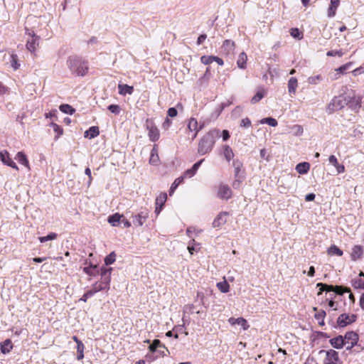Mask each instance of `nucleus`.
<instances>
[{
	"label": "nucleus",
	"instance_id": "nucleus-28",
	"mask_svg": "<svg viewBox=\"0 0 364 364\" xmlns=\"http://www.w3.org/2000/svg\"><path fill=\"white\" fill-rule=\"evenodd\" d=\"M159 161V157L158 155L157 146L154 145L151 151L149 163L152 165H156Z\"/></svg>",
	"mask_w": 364,
	"mask_h": 364
},
{
	"label": "nucleus",
	"instance_id": "nucleus-31",
	"mask_svg": "<svg viewBox=\"0 0 364 364\" xmlns=\"http://www.w3.org/2000/svg\"><path fill=\"white\" fill-rule=\"evenodd\" d=\"M118 89H119V93L122 95H126L127 94L132 95L134 91L133 87L129 86L128 85L119 84L118 85Z\"/></svg>",
	"mask_w": 364,
	"mask_h": 364
},
{
	"label": "nucleus",
	"instance_id": "nucleus-5",
	"mask_svg": "<svg viewBox=\"0 0 364 364\" xmlns=\"http://www.w3.org/2000/svg\"><path fill=\"white\" fill-rule=\"evenodd\" d=\"M347 98L344 96L339 95L334 97L326 107V112L332 114L336 111L341 109L346 105Z\"/></svg>",
	"mask_w": 364,
	"mask_h": 364
},
{
	"label": "nucleus",
	"instance_id": "nucleus-34",
	"mask_svg": "<svg viewBox=\"0 0 364 364\" xmlns=\"http://www.w3.org/2000/svg\"><path fill=\"white\" fill-rule=\"evenodd\" d=\"M123 215L119 213H115L108 218V222L112 226H117Z\"/></svg>",
	"mask_w": 364,
	"mask_h": 364
},
{
	"label": "nucleus",
	"instance_id": "nucleus-18",
	"mask_svg": "<svg viewBox=\"0 0 364 364\" xmlns=\"http://www.w3.org/2000/svg\"><path fill=\"white\" fill-rule=\"evenodd\" d=\"M228 322L231 325H240L242 328L243 330L246 331L249 328L250 325L247 323V321L246 319H245L242 317H240L237 318H235L233 317H231L228 319Z\"/></svg>",
	"mask_w": 364,
	"mask_h": 364
},
{
	"label": "nucleus",
	"instance_id": "nucleus-1",
	"mask_svg": "<svg viewBox=\"0 0 364 364\" xmlns=\"http://www.w3.org/2000/svg\"><path fill=\"white\" fill-rule=\"evenodd\" d=\"M67 65L71 73L77 76H84L88 70L87 62L77 57H70Z\"/></svg>",
	"mask_w": 364,
	"mask_h": 364
},
{
	"label": "nucleus",
	"instance_id": "nucleus-58",
	"mask_svg": "<svg viewBox=\"0 0 364 364\" xmlns=\"http://www.w3.org/2000/svg\"><path fill=\"white\" fill-rule=\"evenodd\" d=\"M328 161L334 167H336L339 164L337 158L334 155H331L329 156Z\"/></svg>",
	"mask_w": 364,
	"mask_h": 364
},
{
	"label": "nucleus",
	"instance_id": "nucleus-30",
	"mask_svg": "<svg viewBox=\"0 0 364 364\" xmlns=\"http://www.w3.org/2000/svg\"><path fill=\"white\" fill-rule=\"evenodd\" d=\"M266 91L264 88L260 87L257 90V93L251 99V102L255 104L259 102L265 95Z\"/></svg>",
	"mask_w": 364,
	"mask_h": 364
},
{
	"label": "nucleus",
	"instance_id": "nucleus-9",
	"mask_svg": "<svg viewBox=\"0 0 364 364\" xmlns=\"http://www.w3.org/2000/svg\"><path fill=\"white\" fill-rule=\"evenodd\" d=\"M322 353L326 355L323 364H336L338 360V353L334 350H329L328 351L321 350L319 351V354Z\"/></svg>",
	"mask_w": 364,
	"mask_h": 364
},
{
	"label": "nucleus",
	"instance_id": "nucleus-46",
	"mask_svg": "<svg viewBox=\"0 0 364 364\" xmlns=\"http://www.w3.org/2000/svg\"><path fill=\"white\" fill-rule=\"evenodd\" d=\"M184 177L181 176L178 178H176L173 183H172L170 190H169V195H172L174 192V191L176 189V188L178 186V185L183 181Z\"/></svg>",
	"mask_w": 364,
	"mask_h": 364
},
{
	"label": "nucleus",
	"instance_id": "nucleus-13",
	"mask_svg": "<svg viewBox=\"0 0 364 364\" xmlns=\"http://www.w3.org/2000/svg\"><path fill=\"white\" fill-rule=\"evenodd\" d=\"M229 213L226 211L220 213L214 219L212 225L213 228H220L227 222Z\"/></svg>",
	"mask_w": 364,
	"mask_h": 364
},
{
	"label": "nucleus",
	"instance_id": "nucleus-32",
	"mask_svg": "<svg viewBox=\"0 0 364 364\" xmlns=\"http://www.w3.org/2000/svg\"><path fill=\"white\" fill-rule=\"evenodd\" d=\"M100 134L99 128L97 127H91L88 130L85 132V137L93 139L97 136Z\"/></svg>",
	"mask_w": 364,
	"mask_h": 364
},
{
	"label": "nucleus",
	"instance_id": "nucleus-42",
	"mask_svg": "<svg viewBox=\"0 0 364 364\" xmlns=\"http://www.w3.org/2000/svg\"><path fill=\"white\" fill-rule=\"evenodd\" d=\"M60 110L65 114H73L75 112V109L68 104L61 105L59 107Z\"/></svg>",
	"mask_w": 364,
	"mask_h": 364
},
{
	"label": "nucleus",
	"instance_id": "nucleus-41",
	"mask_svg": "<svg viewBox=\"0 0 364 364\" xmlns=\"http://www.w3.org/2000/svg\"><path fill=\"white\" fill-rule=\"evenodd\" d=\"M352 286L355 289H364V281L360 278H355L352 280Z\"/></svg>",
	"mask_w": 364,
	"mask_h": 364
},
{
	"label": "nucleus",
	"instance_id": "nucleus-12",
	"mask_svg": "<svg viewBox=\"0 0 364 364\" xmlns=\"http://www.w3.org/2000/svg\"><path fill=\"white\" fill-rule=\"evenodd\" d=\"M218 196L223 200H228L232 196V191L228 185L221 184L218 188Z\"/></svg>",
	"mask_w": 364,
	"mask_h": 364
},
{
	"label": "nucleus",
	"instance_id": "nucleus-48",
	"mask_svg": "<svg viewBox=\"0 0 364 364\" xmlns=\"http://www.w3.org/2000/svg\"><path fill=\"white\" fill-rule=\"evenodd\" d=\"M116 259V255L114 252H111L108 255L105 259V263L106 265H109L113 264Z\"/></svg>",
	"mask_w": 364,
	"mask_h": 364
},
{
	"label": "nucleus",
	"instance_id": "nucleus-16",
	"mask_svg": "<svg viewBox=\"0 0 364 364\" xmlns=\"http://www.w3.org/2000/svg\"><path fill=\"white\" fill-rule=\"evenodd\" d=\"M232 166L234 167V171H235V178H239V179H243L244 178V172L242 170V163L239 160H235L233 161Z\"/></svg>",
	"mask_w": 364,
	"mask_h": 364
},
{
	"label": "nucleus",
	"instance_id": "nucleus-25",
	"mask_svg": "<svg viewBox=\"0 0 364 364\" xmlns=\"http://www.w3.org/2000/svg\"><path fill=\"white\" fill-rule=\"evenodd\" d=\"M298 87V82L296 77H291L288 81V91L290 95H294L296 93V88Z\"/></svg>",
	"mask_w": 364,
	"mask_h": 364
},
{
	"label": "nucleus",
	"instance_id": "nucleus-59",
	"mask_svg": "<svg viewBox=\"0 0 364 364\" xmlns=\"http://www.w3.org/2000/svg\"><path fill=\"white\" fill-rule=\"evenodd\" d=\"M194 309V306L193 304H188L184 306L183 311L187 314H193Z\"/></svg>",
	"mask_w": 364,
	"mask_h": 364
},
{
	"label": "nucleus",
	"instance_id": "nucleus-62",
	"mask_svg": "<svg viewBox=\"0 0 364 364\" xmlns=\"http://www.w3.org/2000/svg\"><path fill=\"white\" fill-rule=\"evenodd\" d=\"M171 124V121L168 118H166L162 124V127L164 129H168Z\"/></svg>",
	"mask_w": 364,
	"mask_h": 364
},
{
	"label": "nucleus",
	"instance_id": "nucleus-55",
	"mask_svg": "<svg viewBox=\"0 0 364 364\" xmlns=\"http://www.w3.org/2000/svg\"><path fill=\"white\" fill-rule=\"evenodd\" d=\"M325 315H326V312L324 311H321L318 313L315 314V318L317 320H318V321L321 320V321H319V324L320 325H323L324 324L323 318H324Z\"/></svg>",
	"mask_w": 364,
	"mask_h": 364
},
{
	"label": "nucleus",
	"instance_id": "nucleus-35",
	"mask_svg": "<svg viewBox=\"0 0 364 364\" xmlns=\"http://www.w3.org/2000/svg\"><path fill=\"white\" fill-rule=\"evenodd\" d=\"M247 60V57L246 53L244 52L241 53L239 55L237 60V66L240 68L244 69L246 66Z\"/></svg>",
	"mask_w": 364,
	"mask_h": 364
},
{
	"label": "nucleus",
	"instance_id": "nucleus-50",
	"mask_svg": "<svg viewBox=\"0 0 364 364\" xmlns=\"http://www.w3.org/2000/svg\"><path fill=\"white\" fill-rule=\"evenodd\" d=\"M290 34L294 38L301 39L303 38L302 33L296 28H291Z\"/></svg>",
	"mask_w": 364,
	"mask_h": 364
},
{
	"label": "nucleus",
	"instance_id": "nucleus-37",
	"mask_svg": "<svg viewBox=\"0 0 364 364\" xmlns=\"http://www.w3.org/2000/svg\"><path fill=\"white\" fill-rule=\"evenodd\" d=\"M223 149V154L225 158L228 161H230L234 157L232 149L228 145H225Z\"/></svg>",
	"mask_w": 364,
	"mask_h": 364
},
{
	"label": "nucleus",
	"instance_id": "nucleus-17",
	"mask_svg": "<svg viewBox=\"0 0 364 364\" xmlns=\"http://www.w3.org/2000/svg\"><path fill=\"white\" fill-rule=\"evenodd\" d=\"M363 255V248L360 245H355L352 248V251L350 253V257L353 261H356L358 259H362Z\"/></svg>",
	"mask_w": 364,
	"mask_h": 364
},
{
	"label": "nucleus",
	"instance_id": "nucleus-56",
	"mask_svg": "<svg viewBox=\"0 0 364 364\" xmlns=\"http://www.w3.org/2000/svg\"><path fill=\"white\" fill-rule=\"evenodd\" d=\"M95 294V292H93L92 289L87 291L86 293H85L80 298V301H82L84 302L87 301V299L92 296Z\"/></svg>",
	"mask_w": 364,
	"mask_h": 364
},
{
	"label": "nucleus",
	"instance_id": "nucleus-43",
	"mask_svg": "<svg viewBox=\"0 0 364 364\" xmlns=\"http://www.w3.org/2000/svg\"><path fill=\"white\" fill-rule=\"evenodd\" d=\"M322 80H323V77L321 75L310 76L307 79V82L310 85H316Z\"/></svg>",
	"mask_w": 364,
	"mask_h": 364
},
{
	"label": "nucleus",
	"instance_id": "nucleus-3",
	"mask_svg": "<svg viewBox=\"0 0 364 364\" xmlns=\"http://www.w3.org/2000/svg\"><path fill=\"white\" fill-rule=\"evenodd\" d=\"M215 144L214 134L213 132H208L200 139L198 144V154L204 155L213 149Z\"/></svg>",
	"mask_w": 364,
	"mask_h": 364
},
{
	"label": "nucleus",
	"instance_id": "nucleus-4",
	"mask_svg": "<svg viewBox=\"0 0 364 364\" xmlns=\"http://www.w3.org/2000/svg\"><path fill=\"white\" fill-rule=\"evenodd\" d=\"M204 127V123L198 122L196 118L191 117L187 124V135L188 139L193 141L197 136L198 132H200Z\"/></svg>",
	"mask_w": 364,
	"mask_h": 364
},
{
	"label": "nucleus",
	"instance_id": "nucleus-39",
	"mask_svg": "<svg viewBox=\"0 0 364 364\" xmlns=\"http://www.w3.org/2000/svg\"><path fill=\"white\" fill-rule=\"evenodd\" d=\"M328 253L329 255H336L337 256L341 257L343 255V252L341 249H339L336 245H333L328 248Z\"/></svg>",
	"mask_w": 364,
	"mask_h": 364
},
{
	"label": "nucleus",
	"instance_id": "nucleus-51",
	"mask_svg": "<svg viewBox=\"0 0 364 364\" xmlns=\"http://www.w3.org/2000/svg\"><path fill=\"white\" fill-rule=\"evenodd\" d=\"M343 53H344L343 52V50L341 49V50H333L328 51L326 53V55L330 56V57H333V56L341 57V56H343Z\"/></svg>",
	"mask_w": 364,
	"mask_h": 364
},
{
	"label": "nucleus",
	"instance_id": "nucleus-14",
	"mask_svg": "<svg viewBox=\"0 0 364 364\" xmlns=\"http://www.w3.org/2000/svg\"><path fill=\"white\" fill-rule=\"evenodd\" d=\"M28 35L31 36V39L28 40L26 43V48L31 52L36 50V47L38 46L39 36H36L33 31L28 33Z\"/></svg>",
	"mask_w": 364,
	"mask_h": 364
},
{
	"label": "nucleus",
	"instance_id": "nucleus-29",
	"mask_svg": "<svg viewBox=\"0 0 364 364\" xmlns=\"http://www.w3.org/2000/svg\"><path fill=\"white\" fill-rule=\"evenodd\" d=\"M15 159L18 161V163L25 166L26 167L29 168V163L27 159L26 156L22 151H19L16 154Z\"/></svg>",
	"mask_w": 364,
	"mask_h": 364
},
{
	"label": "nucleus",
	"instance_id": "nucleus-7",
	"mask_svg": "<svg viewBox=\"0 0 364 364\" xmlns=\"http://www.w3.org/2000/svg\"><path fill=\"white\" fill-rule=\"evenodd\" d=\"M146 127L148 130V136L151 141H156L159 139V130L156 126L149 119L146 122Z\"/></svg>",
	"mask_w": 364,
	"mask_h": 364
},
{
	"label": "nucleus",
	"instance_id": "nucleus-21",
	"mask_svg": "<svg viewBox=\"0 0 364 364\" xmlns=\"http://www.w3.org/2000/svg\"><path fill=\"white\" fill-rule=\"evenodd\" d=\"M13 348V343L10 339H6L1 343L0 350L3 354L9 353Z\"/></svg>",
	"mask_w": 364,
	"mask_h": 364
},
{
	"label": "nucleus",
	"instance_id": "nucleus-8",
	"mask_svg": "<svg viewBox=\"0 0 364 364\" xmlns=\"http://www.w3.org/2000/svg\"><path fill=\"white\" fill-rule=\"evenodd\" d=\"M347 103L346 105L353 111L358 112L361 107L362 97L360 95H356L353 94L352 96H347Z\"/></svg>",
	"mask_w": 364,
	"mask_h": 364
},
{
	"label": "nucleus",
	"instance_id": "nucleus-26",
	"mask_svg": "<svg viewBox=\"0 0 364 364\" xmlns=\"http://www.w3.org/2000/svg\"><path fill=\"white\" fill-rule=\"evenodd\" d=\"M309 168H310V164L308 162L299 163L296 166V168H295L296 171L299 174L306 173L309 171Z\"/></svg>",
	"mask_w": 364,
	"mask_h": 364
},
{
	"label": "nucleus",
	"instance_id": "nucleus-10",
	"mask_svg": "<svg viewBox=\"0 0 364 364\" xmlns=\"http://www.w3.org/2000/svg\"><path fill=\"white\" fill-rule=\"evenodd\" d=\"M357 316L354 314H343L339 316L337 323L339 326L344 327L355 321Z\"/></svg>",
	"mask_w": 364,
	"mask_h": 364
},
{
	"label": "nucleus",
	"instance_id": "nucleus-53",
	"mask_svg": "<svg viewBox=\"0 0 364 364\" xmlns=\"http://www.w3.org/2000/svg\"><path fill=\"white\" fill-rule=\"evenodd\" d=\"M107 109L114 114H119L121 111L120 107L117 105H111L108 106Z\"/></svg>",
	"mask_w": 364,
	"mask_h": 364
},
{
	"label": "nucleus",
	"instance_id": "nucleus-20",
	"mask_svg": "<svg viewBox=\"0 0 364 364\" xmlns=\"http://www.w3.org/2000/svg\"><path fill=\"white\" fill-rule=\"evenodd\" d=\"M161 347H162V348H165L166 350H168L166 348L165 346H164V345H163V344L161 343V341H160L159 340H158V339H155V340H154V341L152 342V343H151V344H150V346H149V351H150L151 353H154V352H156H156H158L160 355H164V352H163V351H161L160 350H157L159 348H161Z\"/></svg>",
	"mask_w": 364,
	"mask_h": 364
},
{
	"label": "nucleus",
	"instance_id": "nucleus-27",
	"mask_svg": "<svg viewBox=\"0 0 364 364\" xmlns=\"http://www.w3.org/2000/svg\"><path fill=\"white\" fill-rule=\"evenodd\" d=\"M222 48L224 52L226 53V54H230L232 53V51L235 49V43L234 41H232L230 40H225L223 42Z\"/></svg>",
	"mask_w": 364,
	"mask_h": 364
},
{
	"label": "nucleus",
	"instance_id": "nucleus-52",
	"mask_svg": "<svg viewBox=\"0 0 364 364\" xmlns=\"http://www.w3.org/2000/svg\"><path fill=\"white\" fill-rule=\"evenodd\" d=\"M50 125L53 128L54 132L57 133L55 139H58L60 135L63 134V129L59 125L55 123H51Z\"/></svg>",
	"mask_w": 364,
	"mask_h": 364
},
{
	"label": "nucleus",
	"instance_id": "nucleus-64",
	"mask_svg": "<svg viewBox=\"0 0 364 364\" xmlns=\"http://www.w3.org/2000/svg\"><path fill=\"white\" fill-rule=\"evenodd\" d=\"M207 36L205 34H202L199 36L197 40V44L200 45L203 43V41L206 39Z\"/></svg>",
	"mask_w": 364,
	"mask_h": 364
},
{
	"label": "nucleus",
	"instance_id": "nucleus-38",
	"mask_svg": "<svg viewBox=\"0 0 364 364\" xmlns=\"http://www.w3.org/2000/svg\"><path fill=\"white\" fill-rule=\"evenodd\" d=\"M167 199V194L166 193H161L159 196L156 197L155 204L159 206H164Z\"/></svg>",
	"mask_w": 364,
	"mask_h": 364
},
{
	"label": "nucleus",
	"instance_id": "nucleus-15",
	"mask_svg": "<svg viewBox=\"0 0 364 364\" xmlns=\"http://www.w3.org/2000/svg\"><path fill=\"white\" fill-rule=\"evenodd\" d=\"M148 217L149 213L147 211H141L137 215L133 216V223L136 226H141L145 223Z\"/></svg>",
	"mask_w": 364,
	"mask_h": 364
},
{
	"label": "nucleus",
	"instance_id": "nucleus-11",
	"mask_svg": "<svg viewBox=\"0 0 364 364\" xmlns=\"http://www.w3.org/2000/svg\"><path fill=\"white\" fill-rule=\"evenodd\" d=\"M318 287H319V291L318 292V295H320L323 291H334V287L332 285H328L326 284L318 283L316 284ZM335 292L338 294H343L344 290L342 287H336L335 289Z\"/></svg>",
	"mask_w": 364,
	"mask_h": 364
},
{
	"label": "nucleus",
	"instance_id": "nucleus-61",
	"mask_svg": "<svg viewBox=\"0 0 364 364\" xmlns=\"http://www.w3.org/2000/svg\"><path fill=\"white\" fill-rule=\"evenodd\" d=\"M85 173L89 178L87 183H88V186H90L91 184V183H92V175H91V170L89 168H86L85 170Z\"/></svg>",
	"mask_w": 364,
	"mask_h": 364
},
{
	"label": "nucleus",
	"instance_id": "nucleus-57",
	"mask_svg": "<svg viewBox=\"0 0 364 364\" xmlns=\"http://www.w3.org/2000/svg\"><path fill=\"white\" fill-rule=\"evenodd\" d=\"M250 126H251V121L249 118L246 117L241 120L240 127L247 128Z\"/></svg>",
	"mask_w": 364,
	"mask_h": 364
},
{
	"label": "nucleus",
	"instance_id": "nucleus-2",
	"mask_svg": "<svg viewBox=\"0 0 364 364\" xmlns=\"http://www.w3.org/2000/svg\"><path fill=\"white\" fill-rule=\"evenodd\" d=\"M112 271V268L111 267H102L100 269L101 281L95 282L92 287V289L95 294L109 289Z\"/></svg>",
	"mask_w": 364,
	"mask_h": 364
},
{
	"label": "nucleus",
	"instance_id": "nucleus-54",
	"mask_svg": "<svg viewBox=\"0 0 364 364\" xmlns=\"http://www.w3.org/2000/svg\"><path fill=\"white\" fill-rule=\"evenodd\" d=\"M291 129L294 131L295 135L296 136H300L303 133V127L299 124L294 125L291 127Z\"/></svg>",
	"mask_w": 364,
	"mask_h": 364
},
{
	"label": "nucleus",
	"instance_id": "nucleus-44",
	"mask_svg": "<svg viewBox=\"0 0 364 364\" xmlns=\"http://www.w3.org/2000/svg\"><path fill=\"white\" fill-rule=\"evenodd\" d=\"M10 64L11 66L14 68V70H17L20 64L18 62V56L16 54L12 53L10 56Z\"/></svg>",
	"mask_w": 364,
	"mask_h": 364
},
{
	"label": "nucleus",
	"instance_id": "nucleus-49",
	"mask_svg": "<svg viewBox=\"0 0 364 364\" xmlns=\"http://www.w3.org/2000/svg\"><path fill=\"white\" fill-rule=\"evenodd\" d=\"M215 56L203 55L200 58L201 63L205 65H209L214 62Z\"/></svg>",
	"mask_w": 364,
	"mask_h": 364
},
{
	"label": "nucleus",
	"instance_id": "nucleus-63",
	"mask_svg": "<svg viewBox=\"0 0 364 364\" xmlns=\"http://www.w3.org/2000/svg\"><path fill=\"white\" fill-rule=\"evenodd\" d=\"M363 73V68L362 67H359L352 71V73L354 76H357Z\"/></svg>",
	"mask_w": 364,
	"mask_h": 364
},
{
	"label": "nucleus",
	"instance_id": "nucleus-40",
	"mask_svg": "<svg viewBox=\"0 0 364 364\" xmlns=\"http://www.w3.org/2000/svg\"><path fill=\"white\" fill-rule=\"evenodd\" d=\"M96 265H90L88 267H85L83 268V271L85 273L90 276H95L97 272H98V270L97 269Z\"/></svg>",
	"mask_w": 364,
	"mask_h": 364
},
{
	"label": "nucleus",
	"instance_id": "nucleus-24",
	"mask_svg": "<svg viewBox=\"0 0 364 364\" xmlns=\"http://www.w3.org/2000/svg\"><path fill=\"white\" fill-rule=\"evenodd\" d=\"M340 4V0H331L330 6L328 9V16L332 18L336 15V9Z\"/></svg>",
	"mask_w": 364,
	"mask_h": 364
},
{
	"label": "nucleus",
	"instance_id": "nucleus-33",
	"mask_svg": "<svg viewBox=\"0 0 364 364\" xmlns=\"http://www.w3.org/2000/svg\"><path fill=\"white\" fill-rule=\"evenodd\" d=\"M352 65V63H348L342 66H341L340 68H337L335 70V75H334V77H333V80H336V79H338L339 77V75L340 74H343L346 73V71L347 70H348Z\"/></svg>",
	"mask_w": 364,
	"mask_h": 364
},
{
	"label": "nucleus",
	"instance_id": "nucleus-45",
	"mask_svg": "<svg viewBox=\"0 0 364 364\" xmlns=\"http://www.w3.org/2000/svg\"><path fill=\"white\" fill-rule=\"evenodd\" d=\"M260 124H267L273 127H277L278 124L277 121L272 117L263 118L260 120Z\"/></svg>",
	"mask_w": 364,
	"mask_h": 364
},
{
	"label": "nucleus",
	"instance_id": "nucleus-47",
	"mask_svg": "<svg viewBox=\"0 0 364 364\" xmlns=\"http://www.w3.org/2000/svg\"><path fill=\"white\" fill-rule=\"evenodd\" d=\"M57 237H58V235L56 233L50 232L47 236L40 237L39 241L43 243V242H47L48 240H55L57 238Z\"/></svg>",
	"mask_w": 364,
	"mask_h": 364
},
{
	"label": "nucleus",
	"instance_id": "nucleus-36",
	"mask_svg": "<svg viewBox=\"0 0 364 364\" xmlns=\"http://www.w3.org/2000/svg\"><path fill=\"white\" fill-rule=\"evenodd\" d=\"M216 286L222 293H227L230 291V285L225 279L217 283Z\"/></svg>",
	"mask_w": 364,
	"mask_h": 364
},
{
	"label": "nucleus",
	"instance_id": "nucleus-23",
	"mask_svg": "<svg viewBox=\"0 0 364 364\" xmlns=\"http://www.w3.org/2000/svg\"><path fill=\"white\" fill-rule=\"evenodd\" d=\"M203 161H204V159H201L200 161H199L196 162V164H194L191 168L188 169L184 173V175L183 176L184 178H186V177L191 178L193 176H194L195 173H196L197 170L198 169V168L200 167V166L201 165V164L203 163Z\"/></svg>",
	"mask_w": 364,
	"mask_h": 364
},
{
	"label": "nucleus",
	"instance_id": "nucleus-22",
	"mask_svg": "<svg viewBox=\"0 0 364 364\" xmlns=\"http://www.w3.org/2000/svg\"><path fill=\"white\" fill-rule=\"evenodd\" d=\"M330 343L333 348L337 349H341L345 346V342L343 343V338L342 336H338L331 338L330 340Z\"/></svg>",
	"mask_w": 364,
	"mask_h": 364
},
{
	"label": "nucleus",
	"instance_id": "nucleus-6",
	"mask_svg": "<svg viewBox=\"0 0 364 364\" xmlns=\"http://www.w3.org/2000/svg\"><path fill=\"white\" fill-rule=\"evenodd\" d=\"M343 338L346 350H351L357 344L359 338L358 335L353 331L347 332Z\"/></svg>",
	"mask_w": 364,
	"mask_h": 364
},
{
	"label": "nucleus",
	"instance_id": "nucleus-60",
	"mask_svg": "<svg viewBox=\"0 0 364 364\" xmlns=\"http://www.w3.org/2000/svg\"><path fill=\"white\" fill-rule=\"evenodd\" d=\"M168 116L170 117H174L177 115V110L176 108L174 107H171L168 109Z\"/></svg>",
	"mask_w": 364,
	"mask_h": 364
},
{
	"label": "nucleus",
	"instance_id": "nucleus-19",
	"mask_svg": "<svg viewBox=\"0 0 364 364\" xmlns=\"http://www.w3.org/2000/svg\"><path fill=\"white\" fill-rule=\"evenodd\" d=\"M0 161H1L4 164L7 165L16 170H18V168L16 166V164L9 157V154L7 151H3V156L0 159Z\"/></svg>",
	"mask_w": 364,
	"mask_h": 364
}]
</instances>
